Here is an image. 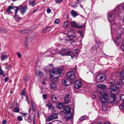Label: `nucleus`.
Listing matches in <instances>:
<instances>
[{
  "label": "nucleus",
  "mask_w": 124,
  "mask_h": 124,
  "mask_svg": "<svg viewBox=\"0 0 124 124\" xmlns=\"http://www.w3.org/2000/svg\"><path fill=\"white\" fill-rule=\"evenodd\" d=\"M13 9H14L15 11V15L14 16L15 18H18L19 20L21 19V18L18 17L17 15V12L18 11V8L16 6H8V8L6 9V12L8 14H9L11 13L10 10Z\"/></svg>",
  "instance_id": "1"
},
{
  "label": "nucleus",
  "mask_w": 124,
  "mask_h": 124,
  "mask_svg": "<svg viewBox=\"0 0 124 124\" xmlns=\"http://www.w3.org/2000/svg\"><path fill=\"white\" fill-rule=\"evenodd\" d=\"M109 97L108 95L106 93H104L100 98V100L102 105H105L106 102L109 103L110 102V101L108 100Z\"/></svg>",
  "instance_id": "2"
},
{
  "label": "nucleus",
  "mask_w": 124,
  "mask_h": 124,
  "mask_svg": "<svg viewBox=\"0 0 124 124\" xmlns=\"http://www.w3.org/2000/svg\"><path fill=\"white\" fill-rule=\"evenodd\" d=\"M106 78V75L104 74H98L96 77L95 80L97 82H100L105 80Z\"/></svg>",
  "instance_id": "3"
},
{
  "label": "nucleus",
  "mask_w": 124,
  "mask_h": 124,
  "mask_svg": "<svg viewBox=\"0 0 124 124\" xmlns=\"http://www.w3.org/2000/svg\"><path fill=\"white\" fill-rule=\"evenodd\" d=\"M116 9H114V11L112 12H109V14L108 16V19L110 22H111L113 21L115 19V11Z\"/></svg>",
  "instance_id": "4"
},
{
  "label": "nucleus",
  "mask_w": 124,
  "mask_h": 124,
  "mask_svg": "<svg viewBox=\"0 0 124 124\" xmlns=\"http://www.w3.org/2000/svg\"><path fill=\"white\" fill-rule=\"evenodd\" d=\"M75 75L73 72H71L68 73L66 74V76L67 78L69 80L73 81L76 79Z\"/></svg>",
  "instance_id": "5"
},
{
  "label": "nucleus",
  "mask_w": 124,
  "mask_h": 124,
  "mask_svg": "<svg viewBox=\"0 0 124 124\" xmlns=\"http://www.w3.org/2000/svg\"><path fill=\"white\" fill-rule=\"evenodd\" d=\"M58 118V114L55 113H53L50 114L46 119L47 122H49L54 119H57Z\"/></svg>",
  "instance_id": "6"
},
{
  "label": "nucleus",
  "mask_w": 124,
  "mask_h": 124,
  "mask_svg": "<svg viewBox=\"0 0 124 124\" xmlns=\"http://www.w3.org/2000/svg\"><path fill=\"white\" fill-rule=\"evenodd\" d=\"M69 50L68 49H62L59 51V54L62 56H69Z\"/></svg>",
  "instance_id": "7"
},
{
  "label": "nucleus",
  "mask_w": 124,
  "mask_h": 124,
  "mask_svg": "<svg viewBox=\"0 0 124 124\" xmlns=\"http://www.w3.org/2000/svg\"><path fill=\"white\" fill-rule=\"evenodd\" d=\"M69 55H70L71 56V58L73 59L74 57L77 55L78 54V51H77V49H75L74 50H72L70 51L69 50Z\"/></svg>",
  "instance_id": "8"
},
{
  "label": "nucleus",
  "mask_w": 124,
  "mask_h": 124,
  "mask_svg": "<svg viewBox=\"0 0 124 124\" xmlns=\"http://www.w3.org/2000/svg\"><path fill=\"white\" fill-rule=\"evenodd\" d=\"M82 86L81 82L78 80H77L74 83V86L77 88L79 89Z\"/></svg>",
  "instance_id": "9"
},
{
  "label": "nucleus",
  "mask_w": 124,
  "mask_h": 124,
  "mask_svg": "<svg viewBox=\"0 0 124 124\" xmlns=\"http://www.w3.org/2000/svg\"><path fill=\"white\" fill-rule=\"evenodd\" d=\"M71 108L68 105H66L63 110L64 113L66 114L70 113Z\"/></svg>",
  "instance_id": "10"
},
{
  "label": "nucleus",
  "mask_w": 124,
  "mask_h": 124,
  "mask_svg": "<svg viewBox=\"0 0 124 124\" xmlns=\"http://www.w3.org/2000/svg\"><path fill=\"white\" fill-rule=\"evenodd\" d=\"M121 25L119 23H115L112 25L111 27L114 28L115 30H118L119 28L121 27Z\"/></svg>",
  "instance_id": "11"
},
{
  "label": "nucleus",
  "mask_w": 124,
  "mask_h": 124,
  "mask_svg": "<svg viewBox=\"0 0 124 124\" xmlns=\"http://www.w3.org/2000/svg\"><path fill=\"white\" fill-rule=\"evenodd\" d=\"M62 83L63 84L67 86L70 85L71 83V80L68 79H63Z\"/></svg>",
  "instance_id": "12"
},
{
  "label": "nucleus",
  "mask_w": 124,
  "mask_h": 124,
  "mask_svg": "<svg viewBox=\"0 0 124 124\" xmlns=\"http://www.w3.org/2000/svg\"><path fill=\"white\" fill-rule=\"evenodd\" d=\"M71 26L72 27L76 28L77 27L79 28H81L83 26H78L76 24L75 21H71L70 22Z\"/></svg>",
  "instance_id": "13"
},
{
  "label": "nucleus",
  "mask_w": 124,
  "mask_h": 124,
  "mask_svg": "<svg viewBox=\"0 0 124 124\" xmlns=\"http://www.w3.org/2000/svg\"><path fill=\"white\" fill-rule=\"evenodd\" d=\"M116 95L113 94L111 93L110 95V100L111 103L112 104L115 101L116 99Z\"/></svg>",
  "instance_id": "14"
},
{
  "label": "nucleus",
  "mask_w": 124,
  "mask_h": 124,
  "mask_svg": "<svg viewBox=\"0 0 124 124\" xmlns=\"http://www.w3.org/2000/svg\"><path fill=\"white\" fill-rule=\"evenodd\" d=\"M27 9V6H25L21 7L20 10L21 11V13L22 14H23L25 12Z\"/></svg>",
  "instance_id": "15"
},
{
  "label": "nucleus",
  "mask_w": 124,
  "mask_h": 124,
  "mask_svg": "<svg viewBox=\"0 0 124 124\" xmlns=\"http://www.w3.org/2000/svg\"><path fill=\"white\" fill-rule=\"evenodd\" d=\"M30 31L28 29H25L19 31V32L22 34H24L28 33Z\"/></svg>",
  "instance_id": "16"
},
{
  "label": "nucleus",
  "mask_w": 124,
  "mask_h": 124,
  "mask_svg": "<svg viewBox=\"0 0 124 124\" xmlns=\"http://www.w3.org/2000/svg\"><path fill=\"white\" fill-rule=\"evenodd\" d=\"M70 95L69 94H67L65 97V103L67 104L69 103V97Z\"/></svg>",
  "instance_id": "17"
},
{
  "label": "nucleus",
  "mask_w": 124,
  "mask_h": 124,
  "mask_svg": "<svg viewBox=\"0 0 124 124\" xmlns=\"http://www.w3.org/2000/svg\"><path fill=\"white\" fill-rule=\"evenodd\" d=\"M54 76H52V75L51 76V80L54 82H56L57 81V79L58 78L59 75L57 77H55Z\"/></svg>",
  "instance_id": "18"
},
{
  "label": "nucleus",
  "mask_w": 124,
  "mask_h": 124,
  "mask_svg": "<svg viewBox=\"0 0 124 124\" xmlns=\"http://www.w3.org/2000/svg\"><path fill=\"white\" fill-rule=\"evenodd\" d=\"M43 74L42 71L39 70L37 71L36 75L38 77H39L40 78L42 77L43 76Z\"/></svg>",
  "instance_id": "19"
},
{
  "label": "nucleus",
  "mask_w": 124,
  "mask_h": 124,
  "mask_svg": "<svg viewBox=\"0 0 124 124\" xmlns=\"http://www.w3.org/2000/svg\"><path fill=\"white\" fill-rule=\"evenodd\" d=\"M35 117V116L34 115L31 116L30 115L29 116L28 118L27 121L29 123H31L32 122V120H33V117Z\"/></svg>",
  "instance_id": "20"
},
{
  "label": "nucleus",
  "mask_w": 124,
  "mask_h": 124,
  "mask_svg": "<svg viewBox=\"0 0 124 124\" xmlns=\"http://www.w3.org/2000/svg\"><path fill=\"white\" fill-rule=\"evenodd\" d=\"M123 79L122 80L119 79L117 80V84L119 85H122L124 84V82L123 81Z\"/></svg>",
  "instance_id": "21"
},
{
  "label": "nucleus",
  "mask_w": 124,
  "mask_h": 124,
  "mask_svg": "<svg viewBox=\"0 0 124 124\" xmlns=\"http://www.w3.org/2000/svg\"><path fill=\"white\" fill-rule=\"evenodd\" d=\"M71 14L74 17H75L76 16L78 15V14L76 11L73 10H72L71 12Z\"/></svg>",
  "instance_id": "22"
},
{
  "label": "nucleus",
  "mask_w": 124,
  "mask_h": 124,
  "mask_svg": "<svg viewBox=\"0 0 124 124\" xmlns=\"http://www.w3.org/2000/svg\"><path fill=\"white\" fill-rule=\"evenodd\" d=\"M97 86L98 87L101 88L103 89H105L106 87V86L105 85L101 84L98 85Z\"/></svg>",
  "instance_id": "23"
},
{
  "label": "nucleus",
  "mask_w": 124,
  "mask_h": 124,
  "mask_svg": "<svg viewBox=\"0 0 124 124\" xmlns=\"http://www.w3.org/2000/svg\"><path fill=\"white\" fill-rule=\"evenodd\" d=\"M66 40L67 41H69V42L71 43H72L75 42V41L74 39L71 38H69L68 37V39H66Z\"/></svg>",
  "instance_id": "24"
},
{
  "label": "nucleus",
  "mask_w": 124,
  "mask_h": 124,
  "mask_svg": "<svg viewBox=\"0 0 124 124\" xmlns=\"http://www.w3.org/2000/svg\"><path fill=\"white\" fill-rule=\"evenodd\" d=\"M51 88L53 89H55L56 88V84L52 83L50 85Z\"/></svg>",
  "instance_id": "25"
},
{
  "label": "nucleus",
  "mask_w": 124,
  "mask_h": 124,
  "mask_svg": "<svg viewBox=\"0 0 124 124\" xmlns=\"http://www.w3.org/2000/svg\"><path fill=\"white\" fill-rule=\"evenodd\" d=\"M57 107L60 109L63 108V105L62 103V102L59 103L57 105Z\"/></svg>",
  "instance_id": "26"
},
{
  "label": "nucleus",
  "mask_w": 124,
  "mask_h": 124,
  "mask_svg": "<svg viewBox=\"0 0 124 124\" xmlns=\"http://www.w3.org/2000/svg\"><path fill=\"white\" fill-rule=\"evenodd\" d=\"M120 35V36L117 37L116 38V41L118 44H119L120 43V42L121 40Z\"/></svg>",
  "instance_id": "27"
},
{
  "label": "nucleus",
  "mask_w": 124,
  "mask_h": 124,
  "mask_svg": "<svg viewBox=\"0 0 124 124\" xmlns=\"http://www.w3.org/2000/svg\"><path fill=\"white\" fill-rule=\"evenodd\" d=\"M110 89L111 90L114 91H115L116 89V86L115 85H113L110 86Z\"/></svg>",
  "instance_id": "28"
},
{
  "label": "nucleus",
  "mask_w": 124,
  "mask_h": 124,
  "mask_svg": "<svg viewBox=\"0 0 124 124\" xmlns=\"http://www.w3.org/2000/svg\"><path fill=\"white\" fill-rule=\"evenodd\" d=\"M52 100V101L55 102L57 98L54 95H52L51 96Z\"/></svg>",
  "instance_id": "29"
},
{
  "label": "nucleus",
  "mask_w": 124,
  "mask_h": 124,
  "mask_svg": "<svg viewBox=\"0 0 124 124\" xmlns=\"http://www.w3.org/2000/svg\"><path fill=\"white\" fill-rule=\"evenodd\" d=\"M56 75H59V73L62 71V69L60 68H58L56 69Z\"/></svg>",
  "instance_id": "30"
},
{
  "label": "nucleus",
  "mask_w": 124,
  "mask_h": 124,
  "mask_svg": "<svg viewBox=\"0 0 124 124\" xmlns=\"http://www.w3.org/2000/svg\"><path fill=\"white\" fill-rule=\"evenodd\" d=\"M7 32L6 30L2 28L0 26V32L5 33Z\"/></svg>",
  "instance_id": "31"
},
{
  "label": "nucleus",
  "mask_w": 124,
  "mask_h": 124,
  "mask_svg": "<svg viewBox=\"0 0 124 124\" xmlns=\"http://www.w3.org/2000/svg\"><path fill=\"white\" fill-rule=\"evenodd\" d=\"M13 111L15 113H18L19 111V109L18 107H16L13 109Z\"/></svg>",
  "instance_id": "32"
},
{
  "label": "nucleus",
  "mask_w": 124,
  "mask_h": 124,
  "mask_svg": "<svg viewBox=\"0 0 124 124\" xmlns=\"http://www.w3.org/2000/svg\"><path fill=\"white\" fill-rule=\"evenodd\" d=\"M124 31V28H123L122 27H121H121H120L119 28V29L118 30V31L119 32V33L120 34L122 33H123L122 31Z\"/></svg>",
  "instance_id": "33"
},
{
  "label": "nucleus",
  "mask_w": 124,
  "mask_h": 124,
  "mask_svg": "<svg viewBox=\"0 0 124 124\" xmlns=\"http://www.w3.org/2000/svg\"><path fill=\"white\" fill-rule=\"evenodd\" d=\"M50 71L52 72V73L54 75H56V69L55 68H53V69H51Z\"/></svg>",
  "instance_id": "34"
},
{
  "label": "nucleus",
  "mask_w": 124,
  "mask_h": 124,
  "mask_svg": "<svg viewBox=\"0 0 124 124\" xmlns=\"http://www.w3.org/2000/svg\"><path fill=\"white\" fill-rule=\"evenodd\" d=\"M96 43L97 45L98 46H101L103 44V42L100 40L96 41Z\"/></svg>",
  "instance_id": "35"
},
{
  "label": "nucleus",
  "mask_w": 124,
  "mask_h": 124,
  "mask_svg": "<svg viewBox=\"0 0 124 124\" xmlns=\"http://www.w3.org/2000/svg\"><path fill=\"white\" fill-rule=\"evenodd\" d=\"M8 58L7 56L6 55H2L1 57L2 60H4Z\"/></svg>",
  "instance_id": "36"
},
{
  "label": "nucleus",
  "mask_w": 124,
  "mask_h": 124,
  "mask_svg": "<svg viewBox=\"0 0 124 124\" xmlns=\"http://www.w3.org/2000/svg\"><path fill=\"white\" fill-rule=\"evenodd\" d=\"M35 3L34 1H31L29 2L30 5L33 7Z\"/></svg>",
  "instance_id": "37"
},
{
  "label": "nucleus",
  "mask_w": 124,
  "mask_h": 124,
  "mask_svg": "<svg viewBox=\"0 0 124 124\" xmlns=\"http://www.w3.org/2000/svg\"><path fill=\"white\" fill-rule=\"evenodd\" d=\"M119 75L121 77H124V70H122L121 72H120L119 73Z\"/></svg>",
  "instance_id": "38"
},
{
  "label": "nucleus",
  "mask_w": 124,
  "mask_h": 124,
  "mask_svg": "<svg viewBox=\"0 0 124 124\" xmlns=\"http://www.w3.org/2000/svg\"><path fill=\"white\" fill-rule=\"evenodd\" d=\"M86 118L84 116H81V117L79 119V120L80 121H82L83 120H85Z\"/></svg>",
  "instance_id": "39"
},
{
  "label": "nucleus",
  "mask_w": 124,
  "mask_h": 124,
  "mask_svg": "<svg viewBox=\"0 0 124 124\" xmlns=\"http://www.w3.org/2000/svg\"><path fill=\"white\" fill-rule=\"evenodd\" d=\"M46 106H48V110H49L50 108L52 107V104H46Z\"/></svg>",
  "instance_id": "40"
},
{
  "label": "nucleus",
  "mask_w": 124,
  "mask_h": 124,
  "mask_svg": "<svg viewBox=\"0 0 124 124\" xmlns=\"http://www.w3.org/2000/svg\"><path fill=\"white\" fill-rule=\"evenodd\" d=\"M26 97V100L27 101L28 103L30 105V102L29 100L28 99V95H25Z\"/></svg>",
  "instance_id": "41"
},
{
  "label": "nucleus",
  "mask_w": 124,
  "mask_h": 124,
  "mask_svg": "<svg viewBox=\"0 0 124 124\" xmlns=\"http://www.w3.org/2000/svg\"><path fill=\"white\" fill-rule=\"evenodd\" d=\"M18 120L19 121H21L23 120L22 117L21 116H19L17 118Z\"/></svg>",
  "instance_id": "42"
},
{
  "label": "nucleus",
  "mask_w": 124,
  "mask_h": 124,
  "mask_svg": "<svg viewBox=\"0 0 124 124\" xmlns=\"http://www.w3.org/2000/svg\"><path fill=\"white\" fill-rule=\"evenodd\" d=\"M120 99L121 101H123L124 102V94L122 95L121 97L120 98Z\"/></svg>",
  "instance_id": "43"
},
{
  "label": "nucleus",
  "mask_w": 124,
  "mask_h": 124,
  "mask_svg": "<svg viewBox=\"0 0 124 124\" xmlns=\"http://www.w3.org/2000/svg\"><path fill=\"white\" fill-rule=\"evenodd\" d=\"M24 80V82H26L27 81H28L29 79V77H27L23 78Z\"/></svg>",
  "instance_id": "44"
},
{
  "label": "nucleus",
  "mask_w": 124,
  "mask_h": 124,
  "mask_svg": "<svg viewBox=\"0 0 124 124\" xmlns=\"http://www.w3.org/2000/svg\"><path fill=\"white\" fill-rule=\"evenodd\" d=\"M56 2L57 3H61L62 1V0H55Z\"/></svg>",
  "instance_id": "45"
},
{
  "label": "nucleus",
  "mask_w": 124,
  "mask_h": 124,
  "mask_svg": "<svg viewBox=\"0 0 124 124\" xmlns=\"http://www.w3.org/2000/svg\"><path fill=\"white\" fill-rule=\"evenodd\" d=\"M124 107V104H122L119 106V108L120 109H123V108Z\"/></svg>",
  "instance_id": "46"
},
{
  "label": "nucleus",
  "mask_w": 124,
  "mask_h": 124,
  "mask_svg": "<svg viewBox=\"0 0 124 124\" xmlns=\"http://www.w3.org/2000/svg\"><path fill=\"white\" fill-rule=\"evenodd\" d=\"M43 98L44 99H46L47 98V96L46 94H43Z\"/></svg>",
  "instance_id": "47"
},
{
  "label": "nucleus",
  "mask_w": 124,
  "mask_h": 124,
  "mask_svg": "<svg viewBox=\"0 0 124 124\" xmlns=\"http://www.w3.org/2000/svg\"><path fill=\"white\" fill-rule=\"evenodd\" d=\"M59 21H60L59 19H57L54 21V23H55L58 24L59 23Z\"/></svg>",
  "instance_id": "48"
},
{
  "label": "nucleus",
  "mask_w": 124,
  "mask_h": 124,
  "mask_svg": "<svg viewBox=\"0 0 124 124\" xmlns=\"http://www.w3.org/2000/svg\"><path fill=\"white\" fill-rule=\"evenodd\" d=\"M68 24V22L67 21L65 22L64 23V25L65 27H66Z\"/></svg>",
  "instance_id": "49"
},
{
  "label": "nucleus",
  "mask_w": 124,
  "mask_h": 124,
  "mask_svg": "<svg viewBox=\"0 0 124 124\" xmlns=\"http://www.w3.org/2000/svg\"><path fill=\"white\" fill-rule=\"evenodd\" d=\"M9 78L8 77H6L4 79V81L5 82H7L9 80Z\"/></svg>",
  "instance_id": "50"
},
{
  "label": "nucleus",
  "mask_w": 124,
  "mask_h": 124,
  "mask_svg": "<svg viewBox=\"0 0 124 124\" xmlns=\"http://www.w3.org/2000/svg\"><path fill=\"white\" fill-rule=\"evenodd\" d=\"M92 49L94 50H96L97 49V47L96 46L93 47L92 48Z\"/></svg>",
  "instance_id": "51"
},
{
  "label": "nucleus",
  "mask_w": 124,
  "mask_h": 124,
  "mask_svg": "<svg viewBox=\"0 0 124 124\" xmlns=\"http://www.w3.org/2000/svg\"><path fill=\"white\" fill-rule=\"evenodd\" d=\"M0 74L1 75H3V71L1 69H0Z\"/></svg>",
  "instance_id": "52"
},
{
  "label": "nucleus",
  "mask_w": 124,
  "mask_h": 124,
  "mask_svg": "<svg viewBox=\"0 0 124 124\" xmlns=\"http://www.w3.org/2000/svg\"><path fill=\"white\" fill-rule=\"evenodd\" d=\"M68 37H69V38H72L73 39V38H74L76 37V36L75 35L73 36V35H69L68 36Z\"/></svg>",
  "instance_id": "53"
},
{
  "label": "nucleus",
  "mask_w": 124,
  "mask_h": 124,
  "mask_svg": "<svg viewBox=\"0 0 124 124\" xmlns=\"http://www.w3.org/2000/svg\"><path fill=\"white\" fill-rule=\"evenodd\" d=\"M46 11L47 13H50L51 12L50 9L49 8H48L47 9Z\"/></svg>",
  "instance_id": "54"
},
{
  "label": "nucleus",
  "mask_w": 124,
  "mask_h": 124,
  "mask_svg": "<svg viewBox=\"0 0 124 124\" xmlns=\"http://www.w3.org/2000/svg\"><path fill=\"white\" fill-rule=\"evenodd\" d=\"M28 43L27 42H25L24 46L26 48H28Z\"/></svg>",
  "instance_id": "55"
},
{
  "label": "nucleus",
  "mask_w": 124,
  "mask_h": 124,
  "mask_svg": "<svg viewBox=\"0 0 124 124\" xmlns=\"http://www.w3.org/2000/svg\"><path fill=\"white\" fill-rule=\"evenodd\" d=\"M121 48L122 50L124 51V44H123L121 46Z\"/></svg>",
  "instance_id": "56"
},
{
  "label": "nucleus",
  "mask_w": 124,
  "mask_h": 124,
  "mask_svg": "<svg viewBox=\"0 0 124 124\" xmlns=\"http://www.w3.org/2000/svg\"><path fill=\"white\" fill-rule=\"evenodd\" d=\"M18 57L19 58H20L21 57V55L19 53H17V54Z\"/></svg>",
  "instance_id": "57"
},
{
  "label": "nucleus",
  "mask_w": 124,
  "mask_h": 124,
  "mask_svg": "<svg viewBox=\"0 0 124 124\" xmlns=\"http://www.w3.org/2000/svg\"><path fill=\"white\" fill-rule=\"evenodd\" d=\"M31 103L32 105V106L33 107V105L34 104V102L33 101V100H31Z\"/></svg>",
  "instance_id": "58"
},
{
  "label": "nucleus",
  "mask_w": 124,
  "mask_h": 124,
  "mask_svg": "<svg viewBox=\"0 0 124 124\" xmlns=\"http://www.w3.org/2000/svg\"><path fill=\"white\" fill-rule=\"evenodd\" d=\"M10 65H7L6 66H5V68L7 69H8V68L10 67Z\"/></svg>",
  "instance_id": "59"
},
{
  "label": "nucleus",
  "mask_w": 124,
  "mask_h": 124,
  "mask_svg": "<svg viewBox=\"0 0 124 124\" xmlns=\"http://www.w3.org/2000/svg\"><path fill=\"white\" fill-rule=\"evenodd\" d=\"M72 117L71 116H69L68 117V118L69 119H70L72 118Z\"/></svg>",
  "instance_id": "60"
},
{
  "label": "nucleus",
  "mask_w": 124,
  "mask_h": 124,
  "mask_svg": "<svg viewBox=\"0 0 124 124\" xmlns=\"http://www.w3.org/2000/svg\"><path fill=\"white\" fill-rule=\"evenodd\" d=\"M3 124H6V120H4L2 122Z\"/></svg>",
  "instance_id": "61"
},
{
  "label": "nucleus",
  "mask_w": 124,
  "mask_h": 124,
  "mask_svg": "<svg viewBox=\"0 0 124 124\" xmlns=\"http://www.w3.org/2000/svg\"><path fill=\"white\" fill-rule=\"evenodd\" d=\"M33 124H35V117L33 116Z\"/></svg>",
  "instance_id": "62"
},
{
  "label": "nucleus",
  "mask_w": 124,
  "mask_h": 124,
  "mask_svg": "<svg viewBox=\"0 0 124 124\" xmlns=\"http://www.w3.org/2000/svg\"><path fill=\"white\" fill-rule=\"evenodd\" d=\"M49 65L50 67H52V68H53V67H54L53 66L52 64H50Z\"/></svg>",
  "instance_id": "63"
},
{
  "label": "nucleus",
  "mask_w": 124,
  "mask_h": 124,
  "mask_svg": "<svg viewBox=\"0 0 124 124\" xmlns=\"http://www.w3.org/2000/svg\"><path fill=\"white\" fill-rule=\"evenodd\" d=\"M25 93L24 91H23V92L21 93V94L22 95H23Z\"/></svg>",
  "instance_id": "64"
}]
</instances>
